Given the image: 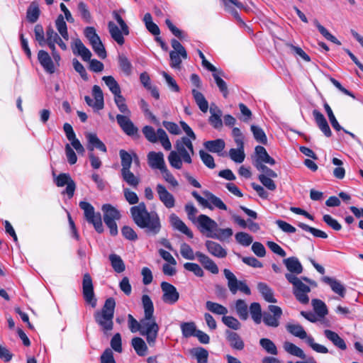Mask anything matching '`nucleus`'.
Returning a JSON list of instances; mask_svg holds the SVG:
<instances>
[{
	"instance_id": "obj_1",
	"label": "nucleus",
	"mask_w": 363,
	"mask_h": 363,
	"mask_svg": "<svg viewBox=\"0 0 363 363\" xmlns=\"http://www.w3.org/2000/svg\"><path fill=\"white\" fill-rule=\"evenodd\" d=\"M130 212L135 225L145 230L147 235L155 236L162 228L160 217L157 212H149L144 202L130 208Z\"/></svg>"
},
{
	"instance_id": "obj_2",
	"label": "nucleus",
	"mask_w": 363,
	"mask_h": 363,
	"mask_svg": "<svg viewBox=\"0 0 363 363\" xmlns=\"http://www.w3.org/2000/svg\"><path fill=\"white\" fill-rule=\"evenodd\" d=\"M142 304L144 309V316L140 330L141 335L145 337L150 346H154L158 336L160 326L154 316V306L150 297L144 294L142 296Z\"/></svg>"
},
{
	"instance_id": "obj_3",
	"label": "nucleus",
	"mask_w": 363,
	"mask_h": 363,
	"mask_svg": "<svg viewBox=\"0 0 363 363\" xmlns=\"http://www.w3.org/2000/svg\"><path fill=\"white\" fill-rule=\"evenodd\" d=\"M176 150H172L168 155V161L172 167L181 169L183 162L191 164V157L194 155L192 140L187 137L178 139L175 144Z\"/></svg>"
},
{
	"instance_id": "obj_4",
	"label": "nucleus",
	"mask_w": 363,
	"mask_h": 363,
	"mask_svg": "<svg viewBox=\"0 0 363 363\" xmlns=\"http://www.w3.org/2000/svg\"><path fill=\"white\" fill-rule=\"evenodd\" d=\"M116 301L113 298H108L106 300L104 305L101 311L94 313V317L95 321L100 326L104 334L113 330L114 310Z\"/></svg>"
},
{
	"instance_id": "obj_5",
	"label": "nucleus",
	"mask_w": 363,
	"mask_h": 363,
	"mask_svg": "<svg viewBox=\"0 0 363 363\" xmlns=\"http://www.w3.org/2000/svg\"><path fill=\"white\" fill-rule=\"evenodd\" d=\"M285 277L293 285V294L296 300L302 304H308L309 303L308 294L311 291V288L304 284L303 280L313 286H317L315 281L306 277L298 278L291 274H286Z\"/></svg>"
},
{
	"instance_id": "obj_6",
	"label": "nucleus",
	"mask_w": 363,
	"mask_h": 363,
	"mask_svg": "<svg viewBox=\"0 0 363 363\" xmlns=\"http://www.w3.org/2000/svg\"><path fill=\"white\" fill-rule=\"evenodd\" d=\"M113 16L119 24L120 28L113 21L108 23V29L111 38L120 45H122L125 43L123 35H128L129 34V28L118 13V11H113Z\"/></svg>"
},
{
	"instance_id": "obj_7",
	"label": "nucleus",
	"mask_w": 363,
	"mask_h": 363,
	"mask_svg": "<svg viewBox=\"0 0 363 363\" xmlns=\"http://www.w3.org/2000/svg\"><path fill=\"white\" fill-rule=\"evenodd\" d=\"M142 131L145 138L149 142L152 143L160 142L164 150H170L172 149L171 142L167 134L162 128H158L157 131H155L152 126L145 125L143 127Z\"/></svg>"
},
{
	"instance_id": "obj_8",
	"label": "nucleus",
	"mask_w": 363,
	"mask_h": 363,
	"mask_svg": "<svg viewBox=\"0 0 363 363\" xmlns=\"http://www.w3.org/2000/svg\"><path fill=\"white\" fill-rule=\"evenodd\" d=\"M79 206L84 211V217L87 222L91 223L98 233H102L104 228L101 213H96L93 206L86 201H80Z\"/></svg>"
},
{
	"instance_id": "obj_9",
	"label": "nucleus",
	"mask_w": 363,
	"mask_h": 363,
	"mask_svg": "<svg viewBox=\"0 0 363 363\" xmlns=\"http://www.w3.org/2000/svg\"><path fill=\"white\" fill-rule=\"evenodd\" d=\"M223 274L228 280V287L232 294H236L238 291L244 293L246 295L251 294V290L245 281L238 280L235 275L228 269L223 270Z\"/></svg>"
},
{
	"instance_id": "obj_10",
	"label": "nucleus",
	"mask_w": 363,
	"mask_h": 363,
	"mask_svg": "<svg viewBox=\"0 0 363 363\" xmlns=\"http://www.w3.org/2000/svg\"><path fill=\"white\" fill-rule=\"evenodd\" d=\"M282 313V309L279 306L269 305L268 311L263 312L262 320L268 327L277 328L279 325Z\"/></svg>"
},
{
	"instance_id": "obj_11",
	"label": "nucleus",
	"mask_w": 363,
	"mask_h": 363,
	"mask_svg": "<svg viewBox=\"0 0 363 363\" xmlns=\"http://www.w3.org/2000/svg\"><path fill=\"white\" fill-rule=\"evenodd\" d=\"M160 286L162 291V300L164 303L173 305L178 301L179 294L174 285L162 281Z\"/></svg>"
},
{
	"instance_id": "obj_12",
	"label": "nucleus",
	"mask_w": 363,
	"mask_h": 363,
	"mask_svg": "<svg viewBox=\"0 0 363 363\" xmlns=\"http://www.w3.org/2000/svg\"><path fill=\"white\" fill-rule=\"evenodd\" d=\"M83 296L85 301L89 303L91 307L95 308L96 306V299L94 297V287L92 279L89 274L86 273L84 275L82 281Z\"/></svg>"
},
{
	"instance_id": "obj_13",
	"label": "nucleus",
	"mask_w": 363,
	"mask_h": 363,
	"mask_svg": "<svg viewBox=\"0 0 363 363\" xmlns=\"http://www.w3.org/2000/svg\"><path fill=\"white\" fill-rule=\"evenodd\" d=\"M55 184L59 187L67 186L63 194H66L71 199L74 194L76 184L69 174L61 173L55 179Z\"/></svg>"
},
{
	"instance_id": "obj_14",
	"label": "nucleus",
	"mask_w": 363,
	"mask_h": 363,
	"mask_svg": "<svg viewBox=\"0 0 363 363\" xmlns=\"http://www.w3.org/2000/svg\"><path fill=\"white\" fill-rule=\"evenodd\" d=\"M197 223L201 228V231L208 235H213L214 232L218 230L217 223L206 215L201 214L198 216Z\"/></svg>"
},
{
	"instance_id": "obj_15",
	"label": "nucleus",
	"mask_w": 363,
	"mask_h": 363,
	"mask_svg": "<svg viewBox=\"0 0 363 363\" xmlns=\"http://www.w3.org/2000/svg\"><path fill=\"white\" fill-rule=\"evenodd\" d=\"M130 116L118 114L117 123L123 131L129 136H133L138 132V129L129 118Z\"/></svg>"
},
{
	"instance_id": "obj_16",
	"label": "nucleus",
	"mask_w": 363,
	"mask_h": 363,
	"mask_svg": "<svg viewBox=\"0 0 363 363\" xmlns=\"http://www.w3.org/2000/svg\"><path fill=\"white\" fill-rule=\"evenodd\" d=\"M147 162L149 166L154 169L161 171L166 167L164 154L162 152L151 151L147 154Z\"/></svg>"
},
{
	"instance_id": "obj_17",
	"label": "nucleus",
	"mask_w": 363,
	"mask_h": 363,
	"mask_svg": "<svg viewBox=\"0 0 363 363\" xmlns=\"http://www.w3.org/2000/svg\"><path fill=\"white\" fill-rule=\"evenodd\" d=\"M156 191L160 200L166 208H172L175 206L174 197L167 190L164 185L158 184L156 186Z\"/></svg>"
},
{
	"instance_id": "obj_18",
	"label": "nucleus",
	"mask_w": 363,
	"mask_h": 363,
	"mask_svg": "<svg viewBox=\"0 0 363 363\" xmlns=\"http://www.w3.org/2000/svg\"><path fill=\"white\" fill-rule=\"evenodd\" d=\"M196 256L199 263L203 266V267L206 270L210 272L213 274H218L219 269L217 264L208 255L201 252L198 251L196 252Z\"/></svg>"
},
{
	"instance_id": "obj_19",
	"label": "nucleus",
	"mask_w": 363,
	"mask_h": 363,
	"mask_svg": "<svg viewBox=\"0 0 363 363\" xmlns=\"http://www.w3.org/2000/svg\"><path fill=\"white\" fill-rule=\"evenodd\" d=\"M72 48L73 53L80 56L84 61L88 62L91 59V52L80 39L77 38L74 40Z\"/></svg>"
},
{
	"instance_id": "obj_20",
	"label": "nucleus",
	"mask_w": 363,
	"mask_h": 363,
	"mask_svg": "<svg viewBox=\"0 0 363 363\" xmlns=\"http://www.w3.org/2000/svg\"><path fill=\"white\" fill-rule=\"evenodd\" d=\"M205 247L208 252L213 257L222 259L227 256V250L215 241L206 240Z\"/></svg>"
},
{
	"instance_id": "obj_21",
	"label": "nucleus",
	"mask_w": 363,
	"mask_h": 363,
	"mask_svg": "<svg viewBox=\"0 0 363 363\" xmlns=\"http://www.w3.org/2000/svg\"><path fill=\"white\" fill-rule=\"evenodd\" d=\"M169 222L175 230L184 233L189 238L194 237L192 231L176 214L172 213L169 216Z\"/></svg>"
},
{
	"instance_id": "obj_22",
	"label": "nucleus",
	"mask_w": 363,
	"mask_h": 363,
	"mask_svg": "<svg viewBox=\"0 0 363 363\" xmlns=\"http://www.w3.org/2000/svg\"><path fill=\"white\" fill-rule=\"evenodd\" d=\"M255 155L256 158L253 162L255 167L257 162L259 164L266 163L270 165H274L275 164V160L269 156L266 149L262 146L258 145L255 147Z\"/></svg>"
},
{
	"instance_id": "obj_23",
	"label": "nucleus",
	"mask_w": 363,
	"mask_h": 363,
	"mask_svg": "<svg viewBox=\"0 0 363 363\" xmlns=\"http://www.w3.org/2000/svg\"><path fill=\"white\" fill-rule=\"evenodd\" d=\"M283 262L287 270L290 272L289 274L296 276L303 272V266L297 257H290L286 258L283 260Z\"/></svg>"
},
{
	"instance_id": "obj_24",
	"label": "nucleus",
	"mask_w": 363,
	"mask_h": 363,
	"mask_svg": "<svg viewBox=\"0 0 363 363\" xmlns=\"http://www.w3.org/2000/svg\"><path fill=\"white\" fill-rule=\"evenodd\" d=\"M87 140V149L92 152L94 148L99 149L103 152H106L107 149L104 143L97 137L96 134L87 133H86Z\"/></svg>"
},
{
	"instance_id": "obj_25",
	"label": "nucleus",
	"mask_w": 363,
	"mask_h": 363,
	"mask_svg": "<svg viewBox=\"0 0 363 363\" xmlns=\"http://www.w3.org/2000/svg\"><path fill=\"white\" fill-rule=\"evenodd\" d=\"M313 116L314 117L317 125L320 129V130L324 133V135L326 137H330L332 135V132L323 114L320 113L318 110L314 109L313 111Z\"/></svg>"
},
{
	"instance_id": "obj_26",
	"label": "nucleus",
	"mask_w": 363,
	"mask_h": 363,
	"mask_svg": "<svg viewBox=\"0 0 363 363\" xmlns=\"http://www.w3.org/2000/svg\"><path fill=\"white\" fill-rule=\"evenodd\" d=\"M322 281L329 285L332 291L340 297L343 298L345 296L346 289L340 281L330 277H323Z\"/></svg>"
},
{
	"instance_id": "obj_27",
	"label": "nucleus",
	"mask_w": 363,
	"mask_h": 363,
	"mask_svg": "<svg viewBox=\"0 0 363 363\" xmlns=\"http://www.w3.org/2000/svg\"><path fill=\"white\" fill-rule=\"evenodd\" d=\"M225 334L226 340L233 349L242 350L244 348V342L237 333L227 330H225Z\"/></svg>"
},
{
	"instance_id": "obj_28",
	"label": "nucleus",
	"mask_w": 363,
	"mask_h": 363,
	"mask_svg": "<svg viewBox=\"0 0 363 363\" xmlns=\"http://www.w3.org/2000/svg\"><path fill=\"white\" fill-rule=\"evenodd\" d=\"M286 330L292 335L298 337L301 340H305L306 342L308 338L311 335H308L303 327L298 323H288L286 325Z\"/></svg>"
},
{
	"instance_id": "obj_29",
	"label": "nucleus",
	"mask_w": 363,
	"mask_h": 363,
	"mask_svg": "<svg viewBox=\"0 0 363 363\" xmlns=\"http://www.w3.org/2000/svg\"><path fill=\"white\" fill-rule=\"evenodd\" d=\"M38 58L40 65L47 72L50 74L55 72L53 62L46 51L40 50L38 54Z\"/></svg>"
},
{
	"instance_id": "obj_30",
	"label": "nucleus",
	"mask_w": 363,
	"mask_h": 363,
	"mask_svg": "<svg viewBox=\"0 0 363 363\" xmlns=\"http://www.w3.org/2000/svg\"><path fill=\"white\" fill-rule=\"evenodd\" d=\"M212 76L219 91L223 96L226 99L228 96L229 91L226 82L222 79V77H226L225 74L222 69H219L218 72L213 73Z\"/></svg>"
},
{
	"instance_id": "obj_31",
	"label": "nucleus",
	"mask_w": 363,
	"mask_h": 363,
	"mask_svg": "<svg viewBox=\"0 0 363 363\" xmlns=\"http://www.w3.org/2000/svg\"><path fill=\"white\" fill-rule=\"evenodd\" d=\"M324 335L325 337L333 342V344L342 350H345L347 349V345L345 340L340 337V335L330 330H325Z\"/></svg>"
},
{
	"instance_id": "obj_32",
	"label": "nucleus",
	"mask_w": 363,
	"mask_h": 363,
	"mask_svg": "<svg viewBox=\"0 0 363 363\" xmlns=\"http://www.w3.org/2000/svg\"><path fill=\"white\" fill-rule=\"evenodd\" d=\"M257 289L267 302L273 303L277 302V300L274 296L273 290L267 284L259 282L257 284Z\"/></svg>"
},
{
	"instance_id": "obj_33",
	"label": "nucleus",
	"mask_w": 363,
	"mask_h": 363,
	"mask_svg": "<svg viewBox=\"0 0 363 363\" xmlns=\"http://www.w3.org/2000/svg\"><path fill=\"white\" fill-rule=\"evenodd\" d=\"M131 345L138 356L144 357L147 354L148 347L143 338L133 337L131 340Z\"/></svg>"
},
{
	"instance_id": "obj_34",
	"label": "nucleus",
	"mask_w": 363,
	"mask_h": 363,
	"mask_svg": "<svg viewBox=\"0 0 363 363\" xmlns=\"http://www.w3.org/2000/svg\"><path fill=\"white\" fill-rule=\"evenodd\" d=\"M203 194L206 197V200L208 201V205L209 206H212L211 209H213V208H217L220 210H228L227 206L223 202V201L220 198L217 197L216 196H215L208 191H204Z\"/></svg>"
},
{
	"instance_id": "obj_35",
	"label": "nucleus",
	"mask_w": 363,
	"mask_h": 363,
	"mask_svg": "<svg viewBox=\"0 0 363 363\" xmlns=\"http://www.w3.org/2000/svg\"><path fill=\"white\" fill-rule=\"evenodd\" d=\"M191 94L195 103L203 113H206L208 109V103L203 94L196 89L191 90Z\"/></svg>"
},
{
	"instance_id": "obj_36",
	"label": "nucleus",
	"mask_w": 363,
	"mask_h": 363,
	"mask_svg": "<svg viewBox=\"0 0 363 363\" xmlns=\"http://www.w3.org/2000/svg\"><path fill=\"white\" fill-rule=\"evenodd\" d=\"M283 348L285 350V352H286L291 355L303 359L306 358V355L304 353L303 350L292 342L288 341L284 342L283 344Z\"/></svg>"
},
{
	"instance_id": "obj_37",
	"label": "nucleus",
	"mask_w": 363,
	"mask_h": 363,
	"mask_svg": "<svg viewBox=\"0 0 363 363\" xmlns=\"http://www.w3.org/2000/svg\"><path fill=\"white\" fill-rule=\"evenodd\" d=\"M211 116L209 117V123L216 129H220L223 126L221 120L222 111L218 108H210Z\"/></svg>"
},
{
	"instance_id": "obj_38",
	"label": "nucleus",
	"mask_w": 363,
	"mask_h": 363,
	"mask_svg": "<svg viewBox=\"0 0 363 363\" xmlns=\"http://www.w3.org/2000/svg\"><path fill=\"white\" fill-rule=\"evenodd\" d=\"M104 212V220H116L121 217L119 211L111 204H104L101 208Z\"/></svg>"
},
{
	"instance_id": "obj_39",
	"label": "nucleus",
	"mask_w": 363,
	"mask_h": 363,
	"mask_svg": "<svg viewBox=\"0 0 363 363\" xmlns=\"http://www.w3.org/2000/svg\"><path fill=\"white\" fill-rule=\"evenodd\" d=\"M206 149L209 152L220 153L225 148V142L222 139H216L214 140H208L203 143Z\"/></svg>"
},
{
	"instance_id": "obj_40",
	"label": "nucleus",
	"mask_w": 363,
	"mask_h": 363,
	"mask_svg": "<svg viewBox=\"0 0 363 363\" xmlns=\"http://www.w3.org/2000/svg\"><path fill=\"white\" fill-rule=\"evenodd\" d=\"M118 66L121 70L126 76H130L133 72V65L128 58L123 54L118 55Z\"/></svg>"
},
{
	"instance_id": "obj_41",
	"label": "nucleus",
	"mask_w": 363,
	"mask_h": 363,
	"mask_svg": "<svg viewBox=\"0 0 363 363\" xmlns=\"http://www.w3.org/2000/svg\"><path fill=\"white\" fill-rule=\"evenodd\" d=\"M121 177L124 182H125L129 186L137 188L140 184V178L135 176L131 171L130 169L125 170H121Z\"/></svg>"
},
{
	"instance_id": "obj_42",
	"label": "nucleus",
	"mask_w": 363,
	"mask_h": 363,
	"mask_svg": "<svg viewBox=\"0 0 363 363\" xmlns=\"http://www.w3.org/2000/svg\"><path fill=\"white\" fill-rule=\"evenodd\" d=\"M249 311L255 323H261L262 318L263 317V313L262 312L260 304L257 302L252 303L249 307Z\"/></svg>"
},
{
	"instance_id": "obj_43",
	"label": "nucleus",
	"mask_w": 363,
	"mask_h": 363,
	"mask_svg": "<svg viewBox=\"0 0 363 363\" xmlns=\"http://www.w3.org/2000/svg\"><path fill=\"white\" fill-rule=\"evenodd\" d=\"M314 26L317 28L319 33L328 40L336 44L341 45V43L333 35H332L323 26H322L317 19L313 21Z\"/></svg>"
},
{
	"instance_id": "obj_44",
	"label": "nucleus",
	"mask_w": 363,
	"mask_h": 363,
	"mask_svg": "<svg viewBox=\"0 0 363 363\" xmlns=\"http://www.w3.org/2000/svg\"><path fill=\"white\" fill-rule=\"evenodd\" d=\"M206 308L214 314L222 315L223 316H225L228 313V308L226 307L220 303L211 301H206Z\"/></svg>"
},
{
	"instance_id": "obj_45",
	"label": "nucleus",
	"mask_w": 363,
	"mask_h": 363,
	"mask_svg": "<svg viewBox=\"0 0 363 363\" xmlns=\"http://www.w3.org/2000/svg\"><path fill=\"white\" fill-rule=\"evenodd\" d=\"M235 308L239 318L242 320L248 318V306L242 299H238L235 303Z\"/></svg>"
},
{
	"instance_id": "obj_46",
	"label": "nucleus",
	"mask_w": 363,
	"mask_h": 363,
	"mask_svg": "<svg viewBox=\"0 0 363 363\" xmlns=\"http://www.w3.org/2000/svg\"><path fill=\"white\" fill-rule=\"evenodd\" d=\"M40 9L38 3L32 2L27 9L26 18L27 20L32 23H35L40 16Z\"/></svg>"
},
{
	"instance_id": "obj_47",
	"label": "nucleus",
	"mask_w": 363,
	"mask_h": 363,
	"mask_svg": "<svg viewBox=\"0 0 363 363\" xmlns=\"http://www.w3.org/2000/svg\"><path fill=\"white\" fill-rule=\"evenodd\" d=\"M180 328L183 337L186 338L194 337L198 330L195 323L192 321L182 323Z\"/></svg>"
},
{
	"instance_id": "obj_48",
	"label": "nucleus",
	"mask_w": 363,
	"mask_h": 363,
	"mask_svg": "<svg viewBox=\"0 0 363 363\" xmlns=\"http://www.w3.org/2000/svg\"><path fill=\"white\" fill-rule=\"evenodd\" d=\"M55 26L61 36L65 40H68L69 33L67 31V26L65 21L64 16L62 14H60L55 20Z\"/></svg>"
},
{
	"instance_id": "obj_49",
	"label": "nucleus",
	"mask_w": 363,
	"mask_h": 363,
	"mask_svg": "<svg viewBox=\"0 0 363 363\" xmlns=\"http://www.w3.org/2000/svg\"><path fill=\"white\" fill-rule=\"evenodd\" d=\"M191 354L196 358L197 363H207L208 358V351L203 347L193 348L190 351Z\"/></svg>"
},
{
	"instance_id": "obj_50",
	"label": "nucleus",
	"mask_w": 363,
	"mask_h": 363,
	"mask_svg": "<svg viewBox=\"0 0 363 363\" xmlns=\"http://www.w3.org/2000/svg\"><path fill=\"white\" fill-rule=\"evenodd\" d=\"M109 260L111 262L113 270L116 272L121 273L125 270V264L119 255L116 254H111L109 255Z\"/></svg>"
},
{
	"instance_id": "obj_51",
	"label": "nucleus",
	"mask_w": 363,
	"mask_h": 363,
	"mask_svg": "<svg viewBox=\"0 0 363 363\" xmlns=\"http://www.w3.org/2000/svg\"><path fill=\"white\" fill-rule=\"evenodd\" d=\"M102 80L114 96L121 93L118 83L112 76H104Z\"/></svg>"
},
{
	"instance_id": "obj_52",
	"label": "nucleus",
	"mask_w": 363,
	"mask_h": 363,
	"mask_svg": "<svg viewBox=\"0 0 363 363\" xmlns=\"http://www.w3.org/2000/svg\"><path fill=\"white\" fill-rule=\"evenodd\" d=\"M311 303L315 313L320 318H323L328 314L327 306L323 301L314 298L312 300Z\"/></svg>"
},
{
	"instance_id": "obj_53",
	"label": "nucleus",
	"mask_w": 363,
	"mask_h": 363,
	"mask_svg": "<svg viewBox=\"0 0 363 363\" xmlns=\"http://www.w3.org/2000/svg\"><path fill=\"white\" fill-rule=\"evenodd\" d=\"M119 155L121 160V170L130 169L133 160V153L130 154L124 150H121L119 151Z\"/></svg>"
},
{
	"instance_id": "obj_54",
	"label": "nucleus",
	"mask_w": 363,
	"mask_h": 363,
	"mask_svg": "<svg viewBox=\"0 0 363 363\" xmlns=\"http://www.w3.org/2000/svg\"><path fill=\"white\" fill-rule=\"evenodd\" d=\"M233 234V231L231 228H218L214 232L213 235H208V238L217 239L219 240H224L227 238H230Z\"/></svg>"
},
{
	"instance_id": "obj_55",
	"label": "nucleus",
	"mask_w": 363,
	"mask_h": 363,
	"mask_svg": "<svg viewBox=\"0 0 363 363\" xmlns=\"http://www.w3.org/2000/svg\"><path fill=\"white\" fill-rule=\"evenodd\" d=\"M259 345L267 353L272 355H277L278 354L277 346L270 339H260Z\"/></svg>"
},
{
	"instance_id": "obj_56",
	"label": "nucleus",
	"mask_w": 363,
	"mask_h": 363,
	"mask_svg": "<svg viewBox=\"0 0 363 363\" xmlns=\"http://www.w3.org/2000/svg\"><path fill=\"white\" fill-rule=\"evenodd\" d=\"M77 11L79 16L85 23H90L91 22V15L85 3L80 1L77 5Z\"/></svg>"
},
{
	"instance_id": "obj_57",
	"label": "nucleus",
	"mask_w": 363,
	"mask_h": 363,
	"mask_svg": "<svg viewBox=\"0 0 363 363\" xmlns=\"http://www.w3.org/2000/svg\"><path fill=\"white\" fill-rule=\"evenodd\" d=\"M59 38V35L53 30L52 27H48L47 28L45 44H48L50 49H54L56 42Z\"/></svg>"
},
{
	"instance_id": "obj_58",
	"label": "nucleus",
	"mask_w": 363,
	"mask_h": 363,
	"mask_svg": "<svg viewBox=\"0 0 363 363\" xmlns=\"http://www.w3.org/2000/svg\"><path fill=\"white\" fill-rule=\"evenodd\" d=\"M298 226L301 228L302 230L311 233L313 236L316 238H320L324 239L328 238L327 233H325L324 231L311 227L308 225L305 224L303 223H298Z\"/></svg>"
},
{
	"instance_id": "obj_59",
	"label": "nucleus",
	"mask_w": 363,
	"mask_h": 363,
	"mask_svg": "<svg viewBox=\"0 0 363 363\" xmlns=\"http://www.w3.org/2000/svg\"><path fill=\"white\" fill-rule=\"evenodd\" d=\"M114 101L118 110L124 115H130V111L128 109L125 98L121 94L114 96Z\"/></svg>"
},
{
	"instance_id": "obj_60",
	"label": "nucleus",
	"mask_w": 363,
	"mask_h": 363,
	"mask_svg": "<svg viewBox=\"0 0 363 363\" xmlns=\"http://www.w3.org/2000/svg\"><path fill=\"white\" fill-rule=\"evenodd\" d=\"M92 95L96 101V106L103 108L104 106V94L99 86L94 85L92 87Z\"/></svg>"
},
{
	"instance_id": "obj_61",
	"label": "nucleus",
	"mask_w": 363,
	"mask_h": 363,
	"mask_svg": "<svg viewBox=\"0 0 363 363\" xmlns=\"http://www.w3.org/2000/svg\"><path fill=\"white\" fill-rule=\"evenodd\" d=\"M251 130L253 133L255 139L262 144H267V138L266 136V134L264 133V130L259 128V126L252 125L251 126Z\"/></svg>"
},
{
	"instance_id": "obj_62",
	"label": "nucleus",
	"mask_w": 363,
	"mask_h": 363,
	"mask_svg": "<svg viewBox=\"0 0 363 363\" xmlns=\"http://www.w3.org/2000/svg\"><path fill=\"white\" fill-rule=\"evenodd\" d=\"M91 45L92 47V49L95 52V53L101 59H105L106 57V51L105 50V48L100 39L99 38L94 42L91 43Z\"/></svg>"
},
{
	"instance_id": "obj_63",
	"label": "nucleus",
	"mask_w": 363,
	"mask_h": 363,
	"mask_svg": "<svg viewBox=\"0 0 363 363\" xmlns=\"http://www.w3.org/2000/svg\"><path fill=\"white\" fill-rule=\"evenodd\" d=\"M235 240L242 246H249L253 241L252 237L245 232L237 233L235 235Z\"/></svg>"
},
{
	"instance_id": "obj_64",
	"label": "nucleus",
	"mask_w": 363,
	"mask_h": 363,
	"mask_svg": "<svg viewBox=\"0 0 363 363\" xmlns=\"http://www.w3.org/2000/svg\"><path fill=\"white\" fill-rule=\"evenodd\" d=\"M222 322L229 328L237 330L241 328V323L233 316L225 315L222 317Z\"/></svg>"
}]
</instances>
